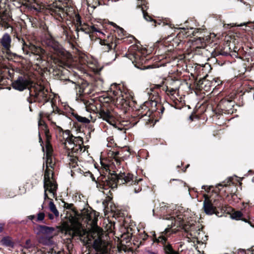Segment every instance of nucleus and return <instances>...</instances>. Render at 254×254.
<instances>
[{
	"label": "nucleus",
	"mask_w": 254,
	"mask_h": 254,
	"mask_svg": "<svg viewBox=\"0 0 254 254\" xmlns=\"http://www.w3.org/2000/svg\"><path fill=\"white\" fill-rule=\"evenodd\" d=\"M142 181L141 179L137 180L134 178L133 175L125 173H121L119 174H111L110 177L108 178H105V180L103 181L104 186L105 185L108 186L109 187H112L114 183H121V184H126L128 186H133V192L138 193L141 190V188L138 186V183L139 181Z\"/></svg>",
	"instance_id": "nucleus-1"
},
{
	"label": "nucleus",
	"mask_w": 254,
	"mask_h": 254,
	"mask_svg": "<svg viewBox=\"0 0 254 254\" xmlns=\"http://www.w3.org/2000/svg\"><path fill=\"white\" fill-rule=\"evenodd\" d=\"M60 131H63L64 134L66 136V141L70 145V149L74 152H80L82 150L81 144L83 143L82 138L81 137H75L70 134L69 130L63 131V129L59 127Z\"/></svg>",
	"instance_id": "nucleus-2"
},
{
	"label": "nucleus",
	"mask_w": 254,
	"mask_h": 254,
	"mask_svg": "<svg viewBox=\"0 0 254 254\" xmlns=\"http://www.w3.org/2000/svg\"><path fill=\"white\" fill-rule=\"evenodd\" d=\"M170 231V229L166 228L165 230L161 232L160 236L157 238L156 234L153 232V241L154 242L160 243L163 245V249L165 254H179L177 252L175 251L171 245L169 244H166V242L167 238L166 236L167 233Z\"/></svg>",
	"instance_id": "nucleus-3"
},
{
	"label": "nucleus",
	"mask_w": 254,
	"mask_h": 254,
	"mask_svg": "<svg viewBox=\"0 0 254 254\" xmlns=\"http://www.w3.org/2000/svg\"><path fill=\"white\" fill-rule=\"evenodd\" d=\"M30 83V81L28 79L24 77L19 76L16 79L12 82V87L16 90L22 91L26 89Z\"/></svg>",
	"instance_id": "nucleus-4"
},
{
	"label": "nucleus",
	"mask_w": 254,
	"mask_h": 254,
	"mask_svg": "<svg viewBox=\"0 0 254 254\" xmlns=\"http://www.w3.org/2000/svg\"><path fill=\"white\" fill-rule=\"evenodd\" d=\"M216 201V200H214L213 204L207 195H204V200L203 202V209L206 214L211 215L216 213V207H219V205L215 203Z\"/></svg>",
	"instance_id": "nucleus-5"
},
{
	"label": "nucleus",
	"mask_w": 254,
	"mask_h": 254,
	"mask_svg": "<svg viewBox=\"0 0 254 254\" xmlns=\"http://www.w3.org/2000/svg\"><path fill=\"white\" fill-rule=\"evenodd\" d=\"M28 49L31 52V54H30V56H32L36 61V64L39 65L42 61V55L44 54V50L40 47H36L33 45L28 46Z\"/></svg>",
	"instance_id": "nucleus-6"
},
{
	"label": "nucleus",
	"mask_w": 254,
	"mask_h": 254,
	"mask_svg": "<svg viewBox=\"0 0 254 254\" xmlns=\"http://www.w3.org/2000/svg\"><path fill=\"white\" fill-rule=\"evenodd\" d=\"M44 188L46 191L48 190L55 195L56 193L57 185L50 180L49 175L47 171L44 174Z\"/></svg>",
	"instance_id": "nucleus-7"
},
{
	"label": "nucleus",
	"mask_w": 254,
	"mask_h": 254,
	"mask_svg": "<svg viewBox=\"0 0 254 254\" xmlns=\"http://www.w3.org/2000/svg\"><path fill=\"white\" fill-rule=\"evenodd\" d=\"M34 231L37 235H39L41 234L50 235H51L53 232L55 231V229L53 227H49L42 225H37L34 228Z\"/></svg>",
	"instance_id": "nucleus-8"
},
{
	"label": "nucleus",
	"mask_w": 254,
	"mask_h": 254,
	"mask_svg": "<svg viewBox=\"0 0 254 254\" xmlns=\"http://www.w3.org/2000/svg\"><path fill=\"white\" fill-rule=\"evenodd\" d=\"M44 117H46L49 121L52 120L50 114H46L45 112H40L39 115L38 126L43 127V129L45 130V134L48 136L49 130L47 129V126L43 119Z\"/></svg>",
	"instance_id": "nucleus-9"
},
{
	"label": "nucleus",
	"mask_w": 254,
	"mask_h": 254,
	"mask_svg": "<svg viewBox=\"0 0 254 254\" xmlns=\"http://www.w3.org/2000/svg\"><path fill=\"white\" fill-rule=\"evenodd\" d=\"M222 104L225 107V111H229L232 110V111H237L238 106L235 105L234 102L232 100H223L222 101Z\"/></svg>",
	"instance_id": "nucleus-10"
},
{
	"label": "nucleus",
	"mask_w": 254,
	"mask_h": 254,
	"mask_svg": "<svg viewBox=\"0 0 254 254\" xmlns=\"http://www.w3.org/2000/svg\"><path fill=\"white\" fill-rule=\"evenodd\" d=\"M0 43L5 49H9L11 43V38L9 35L7 33L3 34L0 40Z\"/></svg>",
	"instance_id": "nucleus-11"
},
{
	"label": "nucleus",
	"mask_w": 254,
	"mask_h": 254,
	"mask_svg": "<svg viewBox=\"0 0 254 254\" xmlns=\"http://www.w3.org/2000/svg\"><path fill=\"white\" fill-rule=\"evenodd\" d=\"M0 244L5 247L11 248H13L14 246V243L12 241V238L9 236L3 237L0 241Z\"/></svg>",
	"instance_id": "nucleus-12"
},
{
	"label": "nucleus",
	"mask_w": 254,
	"mask_h": 254,
	"mask_svg": "<svg viewBox=\"0 0 254 254\" xmlns=\"http://www.w3.org/2000/svg\"><path fill=\"white\" fill-rule=\"evenodd\" d=\"M84 234V232L80 224L73 227L72 229V236L82 237Z\"/></svg>",
	"instance_id": "nucleus-13"
},
{
	"label": "nucleus",
	"mask_w": 254,
	"mask_h": 254,
	"mask_svg": "<svg viewBox=\"0 0 254 254\" xmlns=\"http://www.w3.org/2000/svg\"><path fill=\"white\" fill-rule=\"evenodd\" d=\"M97 113V112H93ZM103 119L110 124H113L114 122L113 116L111 114V112H98Z\"/></svg>",
	"instance_id": "nucleus-14"
},
{
	"label": "nucleus",
	"mask_w": 254,
	"mask_h": 254,
	"mask_svg": "<svg viewBox=\"0 0 254 254\" xmlns=\"http://www.w3.org/2000/svg\"><path fill=\"white\" fill-rule=\"evenodd\" d=\"M92 248L95 250L96 253H102L104 250L102 247L101 240L98 238L95 239L92 244Z\"/></svg>",
	"instance_id": "nucleus-15"
},
{
	"label": "nucleus",
	"mask_w": 254,
	"mask_h": 254,
	"mask_svg": "<svg viewBox=\"0 0 254 254\" xmlns=\"http://www.w3.org/2000/svg\"><path fill=\"white\" fill-rule=\"evenodd\" d=\"M52 236L41 237L40 239V242L46 246H52L53 244Z\"/></svg>",
	"instance_id": "nucleus-16"
},
{
	"label": "nucleus",
	"mask_w": 254,
	"mask_h": 254,
	"mask_svg": "<svg viewBox=\"0 0 254 254\" xmlns=\"http://www.w3.org/2000/svg\"><path fill=\"white\" fill-rule=\"evenodd\" d=\"M71 113L73 114V115L75 116V118L78 122L85 124L89 123L90 122V120L87 118L80 116L78 115L76 113H75L74 112Z\"/></svg>",
	"instance_id": "nucleus-17"
},
{
	"label": "nucleus",
	"mask_w": 254,
	"mask_h": 254,
	"mask_svg": "<svg viewBox=\"0 0 254 254\" xmlns=\"http://www.w3.org/2000/svg\"><path fill=\"white\" fill-rule=\"evenodd\" d=\"M49 207L50 210L53 212L54 214L56 217H58L59 215V213L58 210H57L56 205L53 201H50L49 202Z\"/></svg>",
	"instance_id": "nucleus-18"
},
{
	"label": "nucleus",
	"mask_w": 254,
	"mask_h": 254,
	"mask_svg": "<svg viewBox=\"0 0 254 254\" xmlns=\"http://www.w3.org/2000/svg\"><path fill=\"white\" fill-rule=\"evenodd\" d=\"M75 25L76 27V31L77 33V36L78 37V26H80L81 25V18L79 14L75 15Z\"/></svg>",
	"instance_id": "nucleus-19"
},
{
	"label": "nucleus",
	"mask_w": 254,
	"mask_h": 254,
	"mask_svg": "<svg viewBox=\"0 0 254 254\" xmlns=\"http://www.w3.org/2000/svg\"><path fill=\"white\" fill-rule=\"evenodd\" d=\"M46 163L48 164L49 162H51L52 161L51 159V154H52V151L51 147L49 144L47 145L46 146Z\"/></svg>",
	"instance_id": "nucleus-20"
},
{
	"label": "nucleus",
	"mask_w": 254,
	"mask_h": 254,
	"mask_svg": "<svg viewBox=\"0 0 254 254\" xmlns=\"http://www.w3.org/2000/svg\"><path fill=\"white\" fill-rule=\"evenodd\" d=\"M242 215V213L240 211H237L231 214V217L233 219L238 220L241 219Z\"/></svg>",
	"instance_id": "nucleus-21"
},
{
	"label": "nucleus",
	"mask_w": 254,
	"mask_h": 254,
	"mask_svg": "<svg viewBox=\"0 0 254 254\" xmlns=\"http://www.w3.org/2000/svg\"><path fill=\"white\" fill-rule=\"evenodd\" d=\"M53 7L56 8V9L55 10V11H57L58 10L59 11H61L63 12H65V8L63 7L62 6L58 4L57 3H53Z\"/></svg>",
	"instance_id": "nucleus-22"
},
{
	"label": "nucleus",
	"mask_w": 254,
	"mask_h": 254,
	"mask_svg": "<svg viewBox=\"0 0 254 254\" xmlns=\"http://www.w3.org/2000/svg\"><path fill=\"white\" fill-rule=\"evenodd\" d=\"M45 213L44 212H40L37 214V217L36 219L37 222L42 221L45 218Z\"/></svg>",
	"instance_id": "nucleus-23"
},
{
	"label": "nucleus",
	"mask_w": 254,
	"mask_h": 254,
	"mask_svg": "<svg viewBox=\"0 0 254 254\" xmlns=\"http://www.w3.org/2000/svg\"><path fill=\"white\" fill-rule=\"evenodd\" d=\"M231 182H232L231 178H229L227 182V183L225 182V181H224L222 184L219 183V184H217L216 186V187L218 188V187H219V186L226 187L228 186V183H230Z\"/></svg>",
	"instance_id": "nucleus-24"
},
{
	"label": "nucleus",
	"mask_w": 254,
	"mask_h": 254,
	"mask_svg": "<svg viewBox=\"0 0 254 254\" xmlns=\"http://www.w3.org/2000/svg\"><path fill=\"white\" fill-rule=\"evenodd\" d=\"M141 11L143 13V18L145 20L148 21H154L153 19H152L150 16H148L147 14L144 12V10L142 9H141Z\"/></svg>",
	"instance_id": "nucleus-25"
},
{
	"label": "nucleus",
	"mask_w": 254,
	"mask_h": 254,
	"mask_svg": "<svg viewBox=\"0 0 254 254\" xmlns=\"http://www.w3.org/2000/svg\"><path fill=\"white\" fill-rule=\"evenodd\" d=\"M88 218H89V221H91L92 220V222L93 225H95V224H96L97 221V218L95 216V215H94V218H92V214H91L88 216Z\"/></svg>",
	"instance_id": "nucleus-26"
},
{
	"label": "nucleus",
	"mask_w": 254,
	"mask_h": 254,
	"mask_svg": "<svg viewBox=\"0 0 254 254\" xmlns=\"http://www.w3.org/2000/svg\"><path fill=\"white\" fill-rule=\"evenodd\" d=\"M196 112H192L191 115L190 116L189 119L191 121H193L194 119H198L199 116L196 114Z\"/></svg>",
	"instance_id": "nucleus-27"
},
{
	"label": "nucleus",
	"mask_w": 254,
	"mask_h": 254,
	"mask_svg": "<svg viewBox=\"0 0 254 254\" xmlns=\"http://www.w3.org/2000/svg\"><path fill=\"white\" fill-rule=\"evenodd\" d=\"M50 46L56 51H58L60 49L59 44L55 42H53Z\"/></svg>",
	"instance_id": "nucleus-28"
},
{
	"label": "nucleus",
	"mask_w": 254,
	"mask_h": 254,
	"mask_svg": "<svg viewBox=\"0 0 254 254\" xmlns=\"http://www.w3.org/2000/svg\"><path fill=\"white\" fill-rule=\"evenodd\" d=\"M80 89L82 90V92L85 93H89L91 92L90 90L86 87H85L83 85L80 87Z\"/></svg>",
	"instance_id": "nucleus-29"
},
{
	"label": "nucleus",
	"mask_w": 254,
	"mask_h": 254,
	"mask_svg": "<svg viewBox=\"0 0 254 254\" xmlns=\"http://www.w3.org/2000/svg\"><path fill=\"white\" fill-rule=\"evenodd\" d=\"M116 28H117V31L118 32V33H119V35L120 36H122L123 35V33H124V29L122 28H121L119 26H117V27Z\"/></svg>",
	"instance_id": "nucleus-30"
},
{
	"label": "nucleus",
	"mask_w": 254,
	"mask_h": 254,
	"mask_svg": "<svg viewBox=\"0 0 254 254\" xmlns=\"http://www.w3.org/2000/svg\"><path fill=\"white\" fill-rule=\"evenodd\" d=\"M22 41L23 43V46L22 48V49L24 52H25V50L26 54H28L29 53V52L27 50L25 49H26L27 47H28V45H27L26 44H25V42L24 41Z\"/></svg>",
	"instance_id": "nucleus-31"
},
{
	"label": "nucleus",
	"mask_w": 254,
	"mask_h": 254,
	"mask_svg": "<svg viewBox=\"0 0 254 254\" xmlns=\"http://www.w3.org/2000/svg\"><path fill=\"white\" fill-rule=\"evenodd\" d=\"M88 28H89V30L90 31H92V32H94V31H95V32H99L94 25L90 26Z\"/></svg>",
	"instance_id": "nucleus-32"
},
{
	"label": "nucleus",
	"mask_w": 254,
	"mask_h": 254,
	"mask_svg": "<svg viewBox=\"0 0 254 254\" xmlns=\"http://www.w3.org/2000/svg\"><path fill=\"white\" fill-rule=\"evenodd\" d=\"M213 82H215L217 85H219V83H221L220 82V80H218L217 79H216V78H213L212 80V83Z\"/></svg>",
	"instance_id": "nucleus-33"
},
{
	"label": "nucleus",
	"mask_w": 254,
	"mask_h": 254,
	"mask_svg": "<svg viewBox=\"0 0 254 254\" xmlns=\"http://www.w3.org/2000/svg\"><path fill=\"white\" fill-rule=\"evenodd\" d=\"M177 90V88H168V91L171 94H173L174 92Z\"/></svg>",
	"instance_id": "nucleus-34"
},
{
	"label": "nucleus",
	"mask_w": 254,
	"mask_h": 254,
	"mask_svg": "<svg viewBox=\"0 0 254 254\" xmlns=\"http://www.w3.org/2000/svg\"><path fill=\"white\" fill-rule=\"evenodd\" d=\"M243 220L245 222H248L250 224L251 226L254 227V222L252 223L251 221H248L246 219H244Z\"/></svg>",
	"instance_id": "nucleus-35"
},
{
	"label": "nucleus",
	"mask_w": 254,
	"mask_h": 254,
	"mask_svg": "<svg viewBox=\"0 0 254 254\" xmlns=\"http://www.w3.org/2000/svg\"><path fill=\"white\" fill-rule=\"evenodd\" d=\"M166 206L165 205L164 203H162L161 204H160V209L161 210H164L166 209Z\"/></svg>",
	"instance_id": "nucleus-36"
},
{
	"label": "nucleus",
	"mask_w": 254,
	"mask_h": 254,
	"mask_svg": "<svg viewBox=\"0 0 254 254\" xmlns=\"http://www.w3.org/2000/svg\"><path fill=\"white\" fill-rule=\"evenodd\" d=\"M64 207H66L67 209H70L71 207L72 206V204H68V203H64Z\"/></svg>",
	"instance_id": "nucleus-37"
},
{
	"label": "nucleus",
	"mask_w": 254,
	"mask_h": 254,
	"mask_svg": "<svg viewBox=\"0 0 254 254\" xmlns=\"http://www.w3.org/2000/svg\"><path fill=\"white\" fill-rule=\"evenodd\" d=\"M104 45H106L107 48V51L108 52L111 48V46L109 44H105V42H103Z\"/></svg>",
	"instance_id": "nucleus-38"
},
{
	"label": "nucleus",
	"mask_w": 254,
	"mask_h": 254,
	"mask_svg": "<svg viewBox=\"0 0 254 254\" xmlns=\"http://www.w3.org/2000/svg\"><path fill=\"white\" fill-rule=\"evenodd\" d=\"M203 41H204V39L203 38H201V37H199V38H198V39H196V40L195 41V42H196V43L200 42V43H201Z\"/></svg>",
	"instance_id": "nucleus-39"
},
{
	"label": "nucleus",
	"mask_w": 254,
	"mask_h": 254,
	"mask_svg": "<svg viewBox=\"0 0 254 254\" xmlns=\"http://www.w3.org/2000/svg\"><path fill=\"white\" fill-rule=\"evenodd\" d=\"M48 216L50 220H53L54 219V216L53 214H52L51 213H49Z\"/></svg>",
	"instance_id": "nucleus-40"
},
{
	"label": "nucleus",
	"mask_w": 254,
	"mask_h": 254,
	"mask_svg": "<svg viewBox=\"0 0 254 254\" xmlns=\"http://www.w3.org/2000/svg\"><path fill=\"white\" fill-rule=\"evenodd\" d=\"M28 219L31 220H33L35 218V216L34 215H30L28 217Z\"/></svg>",
	"instance_id": "nucleus-41"
},
{
	"label": "nucleus",
	"mask_w": 254,
	"mask_h": 254,
	"mask_svg": "<svg viewBox=\"0 0 254 254\" xmlns=\"http://www.w3.org/2000/svg\"><path fill=\"white\" fill-rule=\"evenodd\" d=\"M79 30H81V31L84 32L85 34H89V32L85 31V30L83 28L81 27L80 29L78 28V32L79 31Z\"/></svg>",
	"instance_id": "nucleus-42"
},
{
	"label": "nucleus",
	"mask_w": 254,
	"mask_h": 254,
	"mask_svg": "<svg viewBox=\"0 0 254 254\" xmlns=\"http://www.w3.org/2000/svg\"><path fill=\"white\" fill-rule=\"evenodd\" d=\"M214 113H215V115L214 116H215L216 117H219L221 115V112H216Z\"/></svg>",
	"instance_id": "nucleus-43"
},
{
	"label": "nucleus",
	"mask_w": 254,
	"mask_h": 254,
	"mask_svg": "<svg viewBox=\"0 0 254 254\" xmlns=\"http://www.w3.org/2000/svg\"><path fill=\"white\" fill-rule=\"evenodd\" d=\"M3 230V225L0 224V233H1Z\"/></svg>",
	"instance_id": "nucleus-44"
},
{
	"label": "nucleus",
	"mask_w": 254,
	"mask_h": 254,
	"mask_svg": "<svg viewBox=\"0 0 254 254\" xmlns=\"http://www.w3.org/2000/svg\"><path fill=\"white\" fill-rule=\"evenodd\" d=\"M88 7H91V8H92L93 9H94L95 8H96V6H94V5H91L90 4H88Z\"/></svg>",
	"instance_id": "nucleus-45"
},
{
	"label": "nucleus",
	"mask_w": 254,
	"mask_h": 254,
	"mask_svg": "<svg viewBox=\"0 0 254 254\" xmlns=\"http://www.w3.org/2000/svg\"><path fill=\"white\" fill-rule=\"evenodd\" d=\"M46 191L45 190V193H44V197H45V199H46L47 198H48V194L47 193H46Z\"/></svg>",
	"instance_id": "nucleus-46"
},
{
	"label": "nucleus",
	"mask_w": 254,
	"mask_h": 254,
	"mask_svg": "<svg viewBox=\"0 0 254 254\" xmlns=\"http://www.w3.org/2000/svg\"><path fill=\"white\" fill-rule=\"evenodd\" d=\"M151 104H152V106H156L157 105V103L155 101H152L151 102Z\"/></svg>",
	"instance_id": "nucleus-47"
},
{
	"label": "nucleus",
	"mask_w": 254,
	"mask_h": 254,
	"mask_svg": "<svg viewBox=\"0 0 254 254\" xmlns=\"http://www.w3.org/2000/svg\"><path fill=\"white\" fill-rule=\"evenodd\" d=\"M0 19L1 20V21H4V19L3 18V16L0 13Z\"/></svg>",
	"instance_id": "nucleus-48"
},
{
	"label": "nucleus",
	"mask_w": 254,
	"mask_h": 254,
	"mask_svg": "<svg viewBox=\"0 0 254 254\" xmlns=\"http://www.w3.org/2000/svg\"><path fill=\"white\" fill-rule=\"evenodd\" d=\"M151 68V66L150 65H149V66H146V67H144L143 68H142V69L144 70V69H149V68Z\"/></svg>",
	"instance_id": "nucleus-49"
},
{
	"label": "nucleus",
	"mask_w": 254,
	"mask_h": 254,
	"mask_svg": "<svg viewBox=\"0 0 254 254\" xmlns=\"http://www.w3.org/2000/svg\"><path fill=\"white\" fill-rule=\"evenodd\" d=\"M115 156H116L119 155V152L118 151H116L114 152Z\"/></svg>",
	"instance_id": "nucleus-50"
},
{
	"label": "nucleus",
	"mask_w": 254,
	"mask_h": 254,
	"mask_svg": "<svg viewBox=\"0 0 254 254\" xmlns=\"http://www.w3.org/2000/svg\"><path fill=\"white\" fill-rule=\"evenodd\" d=\"M153 113V112H146V114H147V113H149V114H148V117H149V118H150V116L152 115V113Z\"/></svg>",
	"instance_id": "nucleus-51"
},
{
	"label": "nucleus",
	"mask_w": 254,
	"mask_h": 254,
	"mask_svg": "<svg viewBox=\"0 0 254 254\" xmlns=\"http://www.w3.org/2000/svg\"><path fill=\"white\" fill-rule=\"evenodd\" d=\"M111 24L113 25L115 27L117 28L118 26L115 23H114L113 22H111Z\"/></svg>",
	"instance_id": "nucleus-52"
},
{
	"label": "nucleus",
	"mask_w": 254,
	"mask_h": 254,
	"mask_svg": "<svg viewBox=\"0 0 254 254\" xmlns=\"http://www.w3.org/2000/svg\"><path fill=\"white\" fill-rule=\"evenodd\" d=\"M231 196L232 198H234L235 196H236V194L235 193H233L231 194Z\"/></svg>",
	"instance_id": "nucleus-53"
},
{
	"label": "nucleus",
	"mask_w": 254,
	"mask_h": 254,
	"mask_svg": "<svg viewBox=\"0 0 254 254\" xmlns=\"http://www.w3.org/2000/svg\"><path fill=\"white\" fill-rule=\"evenodd\" d=\"M30 241L29 240H28L26 241V244L27 245H28V244H29V243H30Z\"/></svg>",
	"instance_id": "nucleus-54"
},
{
	"label": "nucleus",
	"mask_w": 254,
	"mask_h": 254,
	"mask_svg": "<svg viewBox=\"0 0 254 254\" xmlns=\"http://www.w3.org/2000/svg\"><path fill=\"white\" fill-rule=\"evenodd\" d=\"M39 141H40V142H41V141H42V138L40 136V133L39 134Z\"/></svg>",
	"instance_id": "nucleus-55"
},
{
	"label": "nucleus",
	"mask_w": 254,
	"mask_h": 254,
	"mask_svg": "<svg viewBox=\"0 0 254 254\" xmlns=\"http://www.w3.org/2000/svg\"><path fill=\"white\" fill-rule=\"evenodd\" d=\"M206 187H207L205 186H202V189L205 190Z\"/></svg>",
	"instance_id": "nucleus-56"
},
{
	"label": "nucleus",
	"mask_w": 254,
	"mask_h": 254,
	"mask_svg": "<svg viewBox=\"0 0 254 254\" xmlns=\"http://www.w3.org/2000/svg\"><path fill=\"white\" fill-rule=\"evenodd\" d=\"M164 108L161 106V109H160L161 111H163Z\"/></svg>",
	"instance_id": "nucleus-57"
},
{
	"label": "nucleus",
	"mask_w": 254,
	"mask_h": 254,
	"mask_svg": "<svg viewBox=\"0 0 254 254\" xmlns=\"http://www.w3.org/2000/svg\"><path fill=\"white\" fill-rule=\"evenodd\" d=\"M211 188H212V186H209V187L208 188V191H209V190H210Z\"/></svg>",
	"instance_id": "nucleus-58"
},
{
	"label": "nucleus",
	"mask_w": 254,
	"mask_h": 254,
	"mask_svg": "<svg viewBox=\"0 0 254 254\" xmlns=\"http://www.w3.org/2000/svg\"><path fill=\"white\" fill-rule=\"evenodd\" d=\"M171 181H172V180ZM172 181H179V180H177V179H172Z\"/></svg>",
	"instance_id": "nucleus-59"
},
{
	"label": "nucleus",
	"mask_w": 254,
	"mask_h": 254,
	"mask_svg": "<svg viewBox=\"0 0 254 254\" xmlns=\"http://www.w3.org/2000/svg\"><path fill=\"white\" fill-rule=\"evenodd\" d=\"M245 24H246V23H244V24H241L240 25V26H242V25H245Z\"/></svg>",
	"instance_id": "nucleus-60"
},
{
	"label": "nucleus",
	"mask_w": 254,
	"mask_h": 254,
	"mask_svg": "<svg viewBox=\"0 0 254 254\" xmlns=\"http://www.w3.org/2000/svg\"><path fill=\"white\" fill-rule=\"evenodd\" d=\"M150 254H156L154 252H151V253H150Z\"/></svg>",
	"instance_id": "nucleus-61"
},
{
	"label": "nucleus",
	"mask_w": 254,
	"mask_h": 254,
	"mask_svg": "<svg viewBox=\"0 0 254 254\" xmlns=\"http://www.w3.org/2000/svg\"><path fill=\"white\" fill-rule=\"evenodd\" d=\"M148 120H149V122L152 121V120H151L150 118H149V119H148Z\"/></svg>",
	"instance_id": "nucleus-62"
},
{
	"label": "nucleus",
	"mask_w": 254,
	"mask_h": 254,
	"mask_svg": "<svg viewBox=\"0 0 254 254\" xmlns=\"http://www.w3.org/2000/svg\"><path fill=\"white\" fill-rule=\"evenodd\" d=\"M29 108L30 111H32V109H31V107H29Z\"/></svg>",
	"instance_id": "nucleus-63"
},
{
	"label": "nucleus",
	"mask_w": 254,
	"mask_h": 254,
	"mask_svg": "<svg viewBox=\"0 0 254 254\" xmlns=\"http://www.w3.org/2000/svg\"><path fill=\"white\" fill-rule=\"evenodd\" d=\"M86 111H88V109H86Z\"/></svg>",
	"instance_id": "nucleus-64"
}]
</instances>
